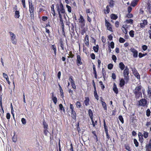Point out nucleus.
<instances>
[{
  "label": "nucleus",
  "instance_id": "f257e3e1",
  "mask_svg": "<svg viewBox=\"0 0 151 151\" xmlns=\"http://www.w3.org/2000/svg\"><path fill=\"white\" fill-rule=\"evenodd\" d=\"M57 10L58 12V14L59 15H62V14L63 16H65V12L64 8L63 5L61 2H60L59 4H57L56 5Z\"/></svg>",
  "mask_w": 151,
  "mask_h": 151
},
{
  "label": "nucleus",
  "instance_id": "f03ea898",
  "mask_svg": "<svg viewBox=\"0 0 151 151\" xmlns=\"http://www.w3.org/2000/svg\"><path fill=\"white\" fill-rule=\"evenodd\" d=\"M142 88L141 86H137L133 90V93L135 94L136 98H138L139 97L142 96Z\"/></svg>",
  "mask_w": 151,
  "mask_h": 151
},
{
  "label": "nucleus",
  "instance_id": "7ed1b4c3",
  "mask_svg": "<svg viewBox=\"0 0 151 151\" xmlns=\"http://www.w3.org/2000/svg\"><path fill=\"white\" fill-rule=\"evenodd\" d=\"M9 33L10 35L12 42L13 44L16 45L17 43V40L15 35L11 32H9Z\"/></svg>",
  "mask_w": 151,
  "mask_h": 151
},
{
  "label": "nucleus",
  "instance_id": "20e7f679",
  "mask_svg": "<svg viewBox=\"0 0 151 151\" xmlns=\"http://www.w3.org/2000/svg\"><path fill=\"white\" fill-rule=\"evenodd\" d=\"M129 74V69L127 66L125 67V69L124 70L123 75L124 79L127 82L128 81V75Z\"/></svg>",
  "mask_w": 151,
  "mask_h": 151
},
{
  "label": "nucleus",
  "instance_id": "39448f33",
  "mask_svg": "<svg viewBox=\"0 0 151 151\" xmlns=\"http://www.w3.org/2000/svg\"><path fill=\"white\" fill-rule=\"evenodd\" d=\"M137 104L139 106H147V101L145 99H142L138 101Z\"/></svg>",
  "mask_w": 151,
  "mask_h": 151
},
{
  "label": "nucleus",
  "instance_id": "423d86ee",
  "mask_svg": "<svg viewBox=\"0 0 151 151\" xmlns=\"http://www.w3.org/2000/svg\"><path fill=\"white\" fill-rule=\"evenodd\" d=\"M130 51L133 54V57L134 58H137L138 57V52L137 50L134 48H131Z\"/></svg>",
  "mask_w": 151,
  "mask_h": 151
},
{
  "label": "nucleus",
  "instance_id": "0eeeda50",
  "mask_svg": "<svg viewBox=\"0 0 151 151\" xmlns=\"http://www.w3.org/2000/svg\"><path fill=\"white\" fill-rule=\"evenodd\" d=\"M29 11L30 13V16L31 17H33L34 16V6L32 4H30L29 6Z\"/></svg>",
  "mask_w": 151,
  "mask_h": 151
},
{
  "label": "nucleus",
  "instance_id": "6e6552de",
  "mask_svg": "<svg viewBox=\"0 0 151 151\" xmlns=\"http://www.w3.org/2000/svg\"><path fill=\"white\" fill-rule=\"evenodd\" d=\"M105 25L107 29L110 31H112L111 24L106 19L105 20Z\"/></svg>",
  "mask_w": 151,
  "mask_h": 151
},
{
  "label": "nucleus",
  "instance_id": "1a4fd4ad",
  "mask_svg": "<svg viewBox=\"0 0 151 151\" xmlns=\"http://www.w3.org/2000/svg\"><path fill=\"white\" fill-rule=\"evenodd\" d=\"M73 77L72 76H70L69 78V80L70 81L72 87L74 89H76V87L75 83L74 81L73 80Z\"/></svg>",
  "mask_w": 151,
  "mask_h": 151
},
{
  "label": "nucleus",
  "instance_id": "9d476101",
  "mask_svg": "<svg viewBox=\"0 0 151 151\" xmlns=\"http://www.w3.org/2000/svg\"><path fill=\"white\" fill-rule=\"evenodd\" d=\"M147 22L146 20L144 19L142 20V22L140 23V27L142 28H143L145 27L147 24Z\"/></svg>",
  "mask_w": 151,
  "mask_h": 151
},
{
  "label": "nucleus",
  "instance_id": "9b49d317",
  "mask_svg": "<svg viewBox=\"0 0 151 151\" xmlns=\"http://www.w3.org/2000/svg\"><path fill=\"white\" fill-rule=\"evenodd\" d=\"M88 114H89V115L91 118V122H92V125L94 126H95V124L94 123V121H93V112H92V111L91 109H89L88 110Z\"/></svg>",
  "mask_w": 151,
  "mask_h": 151
},
{
  "label": "nucleus",
  "instance_id": "f8f14e48",
  "mask_svg": "<svg viewBox=\"0 0 151 151\" xmlns=\"http://www.w3.org/2000/svg\"><path fill=\"white\" fill-rule=\"evenodd\" d=\"M77 64L78 66H79L82 64V63L81 62V58L79 55H78L77 56Z\"/></svg>",
  "mask_w": 151,
  "mask_h": 151
},
{
  "label": "nucleus",
  "instance_id": "ddd939ff",
  "mask_svg": "<svg viewBox=\"0 0 151 151\" xmlns=\"http://www.w3.org/2000/svg\"><path fill=\"white\" fill-rule=\"evenodd\" d=\"M145 147L146 151H151V139H150L148 144L146 145Z\"/></svg>",
  "mask_w": 151,
  "mask_h": 151
},
{
  "label": "nucleus",
  "instance_id": "4468645a",
  "mask_svg": "<svg viewBox=\"0 0 151 151\" xmlns=\"http://www.w3.org/2000/svg\"><path fill=\"white\" fill-rule=\"evenodd\" d=\"M89 99L88 97H86L84 103L86 106H88L89 104Z\"/></svg>",
  "mask_w": 151,
  "mask_h": 151
},
{
  "label": "nucleus",
  "instance_id": "2eb2a0df",
  "mask_svg": "<svg viewBox=\"0 0 151 151\" xmlns=\"http://www.w3.org/2000/svg\"><path fill=\"white\" fill-rule=\"evenodd\" d=\"M113 90L115 93L117 94L118 93V89L115 83H114V84L113 87Z\"/></svg>",
  "mask_w": 151,
  "mask_h": 151
},
{
  "label": "nucleus",
  "instance_id": "dca6fc26",
  "mask_svg": "<svg viewBox=\"0 0 151 151\" xmlns=\"http://www.w3.org/2000/svg\"><path fill=\"white\" fill-rule=\"evenodd\" d=\"M52 99L54 104H56L57 102V98L55 96H54L53 93H52Z\"/></svg>",
  "mask_w": 151,
  "mask_h": 151
},
{
  "label": "nucleus",
  "instance_id": "f3484780",
  "mask_svg": "<svg viewBox=\"0 0 151 151\" xmlns=\"http://www.w3.org/2000/svg\"><path fill=\"white\" fill-rule=\"evenodd\" d=\"M119 67L122 70H123L124 69L125 66L123 62H121L119 64Z\"/></svg>",
  "mask_w": 151,
  "mask_h": 151
},
{
  "label": "nucleus",
  "instance_id": "a211bd4d",
  "mask_svg": "<svg viewBox=\"0 0 151 151\" xmlns=\"http://www.w3.org/2000/svg\"><path fill=\"white\" fill-rule=\"evenodd\" d=\"M52 50L54 51V53L55 55L57 53L56 47L55 45H52L51 46Z\"/></svg>",
  "mask_w": 151,
  "mask_h": 151
},
{
  "label": "nucleus",
  "instance_id": "6ab92c4d",
  "mask_svg": "<svg viewBox=\"0 0 151 151\" xmlns=\"http://www.w3.org/2000/svg\"><path fill=\"white\" fill-rule=\"evenodd\" d=\"M125 81L124 79L122 78L120 81L119 85L121 87L123 86L125 84Z\"/></svg>",
  "mask_w": 151,
  "mask_h": 151
},
{
  "label": "nucleus",
  "instance_id": "aec40b11",
  "mask_svg": "<svg viewBox=\"0 0 151 151\" xmlns=\"http://www.w3.org/2000/svg\"><path fill=\"white\" fill-rule=\"evenodd\" d=\"M43 124L44 126V128L45 129V132H46L47 129L48 128V126L47 124L45 122H43Z\"/></svg>",
  "mask_w": 151,
  "mask_h": 151
},
{
  "label": "nucleus",
  "instance_id": "412c9836",
  "mask_svg": "<svg viewBox=\"0 0 151 151\" xmlns=\"http://www.w3.org/2000/svg\"><path fill=\"white\" fill-rule=\"evenodd\" d=\"M101 103L102 104V105L103 106L104 110H107V106L106 104V103L105 102L103 101H101Z\"/></svg>",
  "mask_w": 151,
  "mask_h": 151
},
{
  "label": "nucleus",
  "instance_id": "4be33fe9",
  "mask_svg": "<svg viewBox=\"0 0 151 151\" xmlns=\"http://www.w3.org/2000/svg\"><path fill=\"white\" fill-rule=\"evenodd\" d=\"M111 19L116 20L118 18V16L116 14H112L111 15Z\"/></svg>",
  "mask_w": 151,
  "mask_h": 151
},
{
  "label": "nucleus",
  "instance_id": "5701e85b",
  "mask_svg": "<svg viewBox=\"0 0 151 151\" xmlns=\"http://www.w3.org/2000/svg\"><path fill=\"white\" fill-rule=\"evenodd\" d=\"M134 74L135 76L138 79H140V76L139 73L136 71H134Z\"/></svg>",
  "mask_w": 151,
  "mask_h": 151
},
{
  "label": "nucleus",
  "instance_id": "b1692460",
  "mask_svg": "<svg viewBox=\"0 0 151 151\" xmlns=\"http://www.w3.org/2000/svg\"><path fill=\"white\" fill-rule=\"evenodd\" d=\"M79 22L81 24H83L84 22V19L83 17L81 15H80V18L79 19Z\"/></svg>",
  "mask_w": 151,
  "mask_h": 151
},
{
  "label": "nucleus",
  "instance_id": "393cba45",
  "mask_svg": "<svg viewBox=\"0 0 151 151\" xmlns=\"http://www.w3.org/2000/svg\"><path fill=\"white\" fill-rule=\"evenodd\" d=\"M85 40L86 42L85 43L86 45H88V36L86 35L85 38Z\"/></svg>",
  "mask_w": 151,
  "mask_h": 151
},
{
  "label": "nucleus",
  "instance_id": "a878e982",
  "mask_svg": "<svg viewBox=\"0 0 151 151\" xmlns=\"http://www.w3.org/2000/svg\"><path fill=\"white\" fill-rule=\"evenodd\" d=\"M138 0L133 1L131 3L132 6L133 7L135 6L137 4Z\"/></svg>",
  "mask_w": 151,
  "mask_h": 151
},
{
  "label": "nucleus",
  "instance_id": "bb28decb",
  "mask_svg": "<svg viewBox=\"0 0 151 151\" xmlns=\"http://www.w3.org/2000/svg\"><path fill=\"white\" fill-rule=\"evenodd\" d=\"M19 12L18 11H16L15 12V17L16 18H18L19 17Z\"/></svg>",
  "mask_w": 151,
  "mask_h": 151
},
{
  "label": "nucleus",
  "instance_id": "cd10ccee",
  "mask_svg": "<svg viewBox=\"0 0 151 151\" xmlns=\"http://www.w3.org/2000/svg\"><path fill=\"white\" fill-rule=\"evenodd\" d=\"M10 107H11V114H12L13 117L14 119V110H13V107L12 106V103H11V104Z\"/></svg>",
  "mask_w": 151,
  "mask_h": 151
},
{
  "label": "nucleus",
  "instance_id": "c85d7f7f",
  "mask_svg": "<svg viewBox=\"0 0 151 151\" xmlns=\"http://www.w3.org/2000/svg\"><path fill=\"white\" fill-rule=\"evenodd\" d=\"M110 11V9L108 6L106 7V9L104 10V12L105 14H107L109 13Z\"/></svg>",
  "mask_w": 151,
  "mask_h": 151
},
{
  "label": "nucleus",
  "instance_id": "c756f323",
  "mask_svg": "<svg viewBox=\"0 0 151 151\" xmlns=\"http://www.w3.org/2000/svg\"><path fill=\"white\" fill-rule=\"evenodd\" d=\"M125 22L126 23H129L132 24L133 23V20L132 19H127L126 20Z\"/></svg>",
  "mask_w": 151,
  "mask_h": 151
},
{
  "label": "nucleus",
  "instance_id": "7c9ffc66",
  "mask_svg": "<svg viewBox=\"0 0 151 151\" xmlns=\"http://www.w3.org/2000/svg\"><path fill=\"white\" fill-rule=\"evenodd\" d=\"M129 35L130 36L132 37H133L134 36V32L132 30L130 31L129 32Z\"/></svg>",
  "mask_w": 151,
  "mask_h": 151
},
{
  "label": "nucleus",
  "instance_id": "2f4dec72",
  "mask_svg": "<svg viewBox=\"0 0 151 151\" xmlns=\"http://www.w3.org/2000/svg\"><path fill=\"white\" fill-rule=\"evenodd\" d=\"M93 49L95 52H97L99 50V46L96 45V46H94L93 47Z\"/></svg>",
  "mask_w": 151,
  "mask_h": 151
},
{
  "label": "nucleus",
  "instance_id": "473e14b6",
  "mask_svg": "<svg viewBox=\"0 0 151 151\" xmlns=\"http://www.w3.org/2000/svg\"><path fill=\"white\" fill-rule=\"evenodd\" d=\"M147 94L150 97L151 96V88L149 87H148Z\"/></svg>",
  "mask_w": 151,
  "mask_h": 151
},
{
  "label": "nucleus",
  "instance_id": "72a5a7b5",
  "mask_svg": "<svg viewBox=\"0 0 151 151\" xmlns=\"http://www.w3.org/2000/svg\"><path fill=\"white\" fill-rule=\"evenodd\" d=\"M66 7L68 9V11L69 13H71V8L70 6L68 5H66Z\"/></svg>",
  "mask_w": 151,
  "mask_h": 151
},
{
  "label": "nucleus",
  "instance_id": "f704fd0d",
  "mask_svg": "<svg viewBox=\"0 0 151 151\" xmlns=\"http://www.w3.org/2000/svg\"><path fill=\"white\" fill-rule=\"evenodd\" d=\"M147 55V53H146L145 54H142L141 53H139V57L141 58L144 56H145V55Z\"/></svg>",
  "mask_w": 151,
  "mask_h": 151
},
{
  "label": "nucleus",
  "instance_id": "c9c22d12",
  "mask_svg": "<svg viewBox=\"0 0 151 151\" xmlns=\"http://www.w3.org/2000/svg\"><path fill=\"white\" fill-rule=\"evenodd\" d=\"M118 118L120 121L121 122L122 124H123L124 122V121L123 120V118L122 116H119L118 117Z\"/></svg>",
  "mask_w": 151,
  "mask_h": 151
},
{
  "label": "nucleus",
  "instance_id": "e433bc0d",
  "mask_svg": "<svg viewBox=\"0 0 151 151\" xmlns=\"http://www.w3.org/2000/svg\"><path fill=\"white\" fill-rule=\"evenodd\" d=\"M76 105L77 108H80L81 107V104L80 102L77 101L76 103Z\"/></svg>",
  "mask_w": 151,
  "mask_h": 151
},
{
  "label": "nucleus",
  "instance_id": "4c0bfd02",
  "mask_svg": "<svg viewBox=\"0 0 151 151\" xmlns=\"http://www.w3.org/2000/svg\"><path fill=\"white\" fill-rule=\"evenodd\" d=\"M149 133L148 132H144L143 133V136L145 137V138H147L148 136Z\"/></svg>",
  "mask_w": 151,
  "mask_h": 151
},
{
  "label": "nucleus",
  "instance_id": "58836bf2",
  "mask_svg": "<svg viewBox=\"0 0 151 151\" xmlns=\"http://www.w3.org/2000/svg\"><path fill=\"white\" fill-rule=\"evenodd\" d=\"M134 142L136 147H137L139 145V143L136 139H134Z\"/></svg>",
  "mask_w": 151,
  "mask_h": 151
},
{
  "label": "nucleus",
  "instance_id": "ea45409f",
  "mask_svg": "<svg viewBox=\"0 0 151 151\" xmlns=\"http://www.w3.org/2000/svg\"><path fill=\"white\" fill-rule=\"evenodd\" d=\"M3 75L4 77L5 78L6 80H8L9 78L7 75L5 73H3Z\"/></svg>",
  "mask_w": 151,
  "mask_h": 151
},
{
  "label": "nucleus",
  "instance_id": "a19ab883",
  "mask_svg": "<svg viewBox=\"0 0 151 151\" xmlns=\"http://www.w3.org/2000/svg\"><path fill=\"white\" fill-rule=\"evenodd\" d=\"M122 31H123V32L125 34H127V29H126L124 28L123 27V26H122Z\"/></svg>",
  "mask_w": 151,
  "mask_h": 151
},
{
  "label": "nucleus",
  "instance_id": "79ce46f5",
  "mask_svg": "<svg viewBox=\"0 0 151 151\" xmlns=\"http://www.w3.org/2000/svg\"><path fill=\"white\" fill-rule=\"evenodd\" d=\"M59 107L60 110L65 111V109L63 106L62 104H60L59 105Z\"/></svg>",
  "mask_w": 151,
  "mask_h": 151
},
{
  "label": "nucleus",
  "instance_id": "37998d69",
  "mask_svg": "<svg viewBox=\"0 0 151 151\" xmlns=\"http://www.w3.org/2000/svg\"><path fill=\"white\" fill-rule=\"evenodd\" d=\"M123 27L124 28L126 29H128L130 26L129 25H128L127 24H125L123 25Z\"/></svg>",
  "mask_w": 151,
  "mask_h": 151
},
{
  "label": "nucleus",
  "instance_id": "c03bdc74",
  "mask_svg": "<svg viewBox=\"0 0 151 151\" xmlns=\"http://www.w3.org/2000/svg\"><path fill=\"white\" fill-rule=\"evenodd\" d=\"M142 48L144 51H145L147 50V47L146 45H144L142 46Z\"/></svg>",
  "mask_w": 151,
  "mask_h": 151
},
{
  "label": "nucleus",
  "instance_id": "a18cd8bd",
  "mask_svg": "<svg viewBox=\"0 0 151 151\" xmlns=\"http://www.w3.org/2000/svg\"><path fill=\"white\" fill-rule=\"evenodd\" d=\"M112 58L114 62L115 63L116 60V56L114 55H113L112 56Z\"/></svg>",
  "mask_w": 151,
  "mask_h": 151
},
{
  "label": "nucleus",
  "instance_id": "49530a36",
  "mask_svg": "<svg viewBox=\"0 0 151 151\" xmlns=\"http://www.w3.org/2000/svg\"><path fill=\"white\" fill-rule=\"evenodd\" d=\"M150 114V111L149 109H148L146 111V115L147 116H149Z\"/></svg>",
  "mask_w": 151,
  "mask_h": 151
},
{
  "label": "nucleus",
  "instance_id": "de8ad7c7",
  "mask_svg": "<svg viewBox=\"0 0 151 151\" xmlns=\"http://www.w3.org/2000/svg\"><path fill=\"white\" fill-rule=\"evenodd\" d=\"M113 67V65L112 64L110 63L108 65V68L109 69H111Z\"/></svg>",
  "mask_w": 151,
  "mask_h": 151
},
{
  "label": "nucleus",
  "instance_id": "09e8293b",
  "mask_svg": "<svg viewBox=\"0 0 151 151\" xmlns=\"http://www.w3.org/2000/svg\"><path fill=\"white\" fill-rule=\"evenodd\" d=\"M21 122L23 124H26V119L24 118H22L21 119Z\"/></svg>",
  "mask_w": 151,
  "mask_h": 151
},
{
  "label": "nucleus",
  "instance_id": "8fccbe9b",
  "mask_svg": "<svg viewBox=\"0 0 151 151\" xmlns=\"http://www.w3.org/2000/svg\"><path fill=\"white\" fill-rule=\"evenodd\" d=\"M125 40L123 38L120 37L119 39V42L120 43H124Z\"/></svg>",
  "mask_w": 151,
  "mask_h": 151
},
{
  "label": "nucleus",
  "instance_id": "3c124183",
  "mask_svg": "<svg viewBox=\"0 0 151 151\" xmlns=\"http://www.w3.org/2000/svg\"><path fill=\"white\" fill-rule=\"evenodd\" d=\"M114 1L113 0H111L109 2L110 6L111 7H113L114 6Z\"/></svg>",
  "mask_w": 151,
  "mask_h": 151
},
{
  "label": "nucleus",
  "instance_id": "603ef678",
  "mask_svg": "<svg viewBox=\"0 0 151 151\" xmlns=\"http://www.w3.org/2000/svg\"><path fill=\"white\" fill-rule=\"evenodd\" d=\"M94 96L95 98L98 100L99 99V96L96 92H94Z\"/></svg>",
  "mask_w": 151,
  "mask_h": 151
},
{
  "label": "nucleus",
  "instance_id": "864d4df0",
  "mask_svg": "<svg viewBox=\"0 0 151 151\" xmlns=\"http://www.w3.org/2000/svg\"><path fill=\"white\" fill-rule=\"evenodd\" d=\"M114 43L113 42H111L110 43V46L111 48L113 49L114 48Z\"/></svg>",
  "mask_w": 151,
  "mask_h": 151
},
{
  "label": "nucleus",
  "instance_id": "5fc2aeb1",
  "mask_svg": "<svg viewBox=\"0 0 151 151\" xmlns=\"http://www.w3.org/2000/svg\"><path fill=\"white\" fill-rule=\"evenodd\" d=\"M71 111V114L72 115H73L74 118L76 117V112L74 110H72Z\"/></svg>",
  "mask_w": 151,
  "mask_h": 151
},
{
  "label": "nucleus",
  "instance_id": "6e6d98bb",
  "mask_svg": "<svg viewBox=\"0 0 151 151\" xmlns=\"http://www.w3.org/2000/svg\"><path fill=\"white\" fill-rule=\"evenodd\" d=\"M22 3L23 6L24 8H25L26 7L25 3V0H22Z\"/></svg>",
  "mask_w": 151,
  "mask_h": 151
},
{
  "label": "nucleus",
  "instance_id": "4d7b16f0",
  "mask_svg": "<svg viewBox=\"0 0 151 151\" xmlns=\"http://www.w3.org/2000/svg\"><path fill=\"white\" fill-rule=\"evenodd\" d=\"M91 57L92 59H94L95 58V56L94 54L92 53L91 55Z\"/></svg>",
  "mask_w": 151,
  "mask_h": 151
},
{
  "label": "nucleus",
  "instance_id": "13d9d810",
  "mask_svg": "<svg viewBox=\"0 0 151 151\" xmlns=\"http://www.w3.org/2000/svg\"><path fill=\"white\" fill-rule=\"evenodd\" d=\"M48 18L46 16H43L42 17V19L43 21H45L47 20Z\"/></svg>",
  "mask_w": 151,
  "mask_h": 151
},
{
  "label": "nucleus",
  "instance_id": "bf43d9fd",
  "mask_svg": "<svg viewBox=\"0 0 151 151\" xmlns=\"http://www.w3.org/2000/svg\"><path fill=\"white\" fill-rule=\"evenodd\" d=\"M6 118L8 119H9L10 118V115L9 113H7L6 115Z\"/></svg>",
  "mask_w": 151,
  "mask_h": 151
},
{
  "label": "nucleus",
  "instance_id": "052dcab7",
  "mask_svg": "<svg viewBox=\"0 0 151 151\" xmlns=\"http://www.w3.org/2000/svg\"><path fill=\"white\" fill-rule=\"evenodd\" d=\"M59 17L60 18V22H63V18H62V15H59Z\"/></svg>",
  "mask_w": 151,
  "mask_h": 151
},
{
  "label": "nucleus",
  "instance_id": "680f3d73",
  "mask_svg": "<svg viewBox=\"0 0 151 151\" xmlns=\"http://www.w3.org/2000/svg\"><path fill=\"white\" fill-rule=\"evenodd\" d=\"M108 38L109 40L111 41L112 40L113 37L111 35H110L108 36Z\"/></svg>",
  "mask_w": 151,
  "mask_h": 151
},
{
  "label": "nucleus",
  "instance_id": "e2e57ef3",
  "mask_svg": "<svg viewBox=\"0 0 151 151\" xmlns=\"http://www.w3.org/2000/svg\"><path fill=\"white\" fill-rule=\"evenodd\" d=\"M112 77L113 79H115L116 78V76L115 74L114 73H112Z\"/></svg>",
  "mask_w": 151,
  "mask_h": 151
},
{
  "label": "nucleus",
  "instance_id": "0e129e2a",
  "mask_svg": "<svg viewBox=\"0 0 151 151\" xmlns=\"http://www.w3.org/2000/svg\"><path fill=\"white\" fill-rule=\"evenodd\" d=\"M125 149L128 151H130L131 150L130 147L128 146H125Z\"/></svg>",
  "mask_w": 151,
  "mask_h": 151
},
{
  "label": "nucleus",
  "instance_id": "69168bd1",
  "mask_svg": "<svg viewBox=\"0 0 151 151\" xmlns=\"http://www.w3.org/2000/svg\"><path fill=\"white\" fill-rule=\"evenodd\" d=\"M101 40L103 42L105 43L106 42V39L104 36L101 37Z\"/></svg>",
  "mask_w": 151,
  "mask_h": 151
},
{
  "label": "nucleus",
  "instance_id": "338daca9",
  "mask_svg": "<svg viewBox=\"0 0 151 151\" xmlns=\"http://www.w3.org/2000/svg\"><path fill=\"white\" fill-rule=\"evenodd\" d=\"M151 125V122H147L146 125L147 127H148Z\"/></svg>",
  "mask_w": 151,
  "mask_h": 151
},
{
  "label": "nucleus",
  "instance_id": "774afa93",
  "mask_svg": "<svg viewBox=\"0 0 151 151\" xmlns=\"http://www.w3.org/2000/svg\"><path fill=\"white\" fill-rule=\"evenodd\" d=\"M69 55L70 56L71 58H73L74 56L73 55V54L72 52L70 51L69 52Z\"/></svg>",
  "mask_w": 151,
  "mask_h": 151
}]
</instances>
